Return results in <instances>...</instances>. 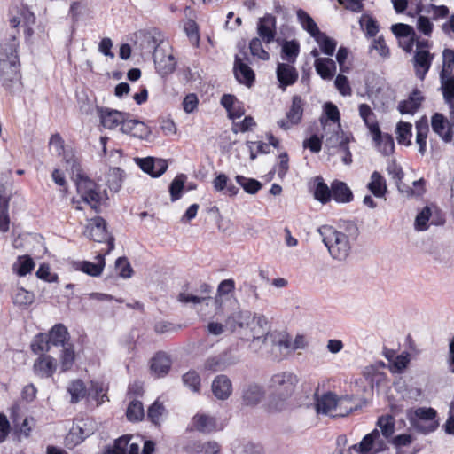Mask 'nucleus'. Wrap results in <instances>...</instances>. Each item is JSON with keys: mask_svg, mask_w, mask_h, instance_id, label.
<instances>
[{"mask_svg": "<svg viewBox=\"0 0 454 454\" xmlns=\"http://www.w3.org/2000/svg\"><path fill=\"white\" fill-rule=\"evenodd\" d=\"M225 327L237 333L246 341L262 339L265 342L270 336V324L266 316L250 310L231 313L225 320Z\"/></svg>", "mask_w": 454, "mask_h": 454, "instance_id": "1", "label": "nucleus"}, {"mask_svg": "<svg viewBox=\"0 0 454 454\" xmlns=\"http://www.w3.org/2000/svg\"><path fill=\"white\" fill-rule=\"evenodd\" d=\"M298 381V377L292 372H279L270 377L268 382L270 411H280L285 408L286 401L294 394Z\"/></svg>", "mask_w": 454, "mask_h": 454, "instance_id": "2", "label": "nucleus"}, {"mask_svg": "<svg viewBox=\"0 0 454 454\" xmlns=\"http://www.w3.org/2000/svg\"><path fill=\"white\" fill-rule=\"evenodd\" d=\"M317 231L333 259L342 261L348 257L351 245L345 233L330 225H323L318 228Z\"/></svg>", "mask_w": 454, "mask_h": 454, "instance_id": "3", "label": "nucleus"}, {"mask_svg": "<svg viewBox=\"0 0 454 454\" xmlns=\"http://www.w3.org/2000/svg\"><path fill=\"white\" fill-rule=\"evenodd\" d=\"M18 49L19 42L15 34L0 43V73L8 80L15 79L19 74Z\"/></svg>", "mask_w": 454, "mask_h": 454, "instance_id": "4", "label": "nucleus"}, {"mask_svg": "<svg viewBox=\"0 0 454 454\" xmlns=\"http://www.w3.org/2000/svg\"><path fill=\"white\" fill-rule=\"evenodd\" d=\"M315 396L316 411L318 414L343 417L353 411V407L348 405L351 402V398L348 396L339 398L336 394L330 391L323 394L321 396L316 394Z\"/></svg>", "mask_w": 454, "mask_h": 454, "instance_id": "5", "label": "nucleus"}, {"mask_svg": "<svg viewBox=\"0 0 454 454\" xmlns=\"http://www.w3.org/2000/svg\"><path fill=\"white\" fill-rule=\"evenodd\" d=\"M9 22L12 28L21 27L23 28L24 35L28 41L33 34V26L35 23V14L23 4H13L9 9Z\"/></svg>", "mask_w": 454, "mask_h": 454, "instance_id": "6", "label": "nucleus"}, {"mask_svg": "<svg viewBox=\"0 0 454 454\" xmlns=\"http://www.w3.org/2000/svg\"><path fill=\"white\" fill-rule=\"evenodd\" d=\"M437 412L431 407H419L409 412L408 419L411 426L423 434H428L436 430L438 422L435 420Z\"/></svg>", "mask_w": 454, "mask_h": 454, "instance_id": "7", "label": "nucleus"}, {"mask_svg": "<svg viewBox=\"0 0 454 454\" xmlns=\"http://www.w3.org/2000/svg\"><path fill=\"white\" fill-rule=\"evenodd\" d=\"M76 189L82 201L87 203L95 212L100 211L103 194L99 186L94 181L78 173L76 175Z\"/></svg>", "mask_w": 454, "mask_h": 454, "instance_id": "8", "label": "nucleus"}, {"mask_svg": "<svg viewBox=\"0 0 454 454\" xmlns=\"http://www.w3.org/2000/svg\"><path fill=\"white\" fill-rule=\"evenodd\" d=\"M106 225L103 217L96 216L87 225L85 235L94 241L106 242L108 247L106 254H109L114 249V238L107 231Z\"/></svg>", "mask_w": 454, "mask_h": 454, "instance_id": "9", "label": "nucleus"}, {"mask_svg": "<svg viewBox=\"0 0 454 454\" xmlns=\"http://www.w3.org/2000/svg\"><path fill=\"white\" fill-rule=\"evenodd\" d=\"M153 61L157 73L162 76H168L176 68V59L170 52H167L164 45L158 44L154 48Z\"/></svg>", "mask_w": 454, "mask_h": 454, "instance_id": "10", "label": "nucleus"}, {"mask_svg": "<svg viewBox=\"0 0 454 454\" xmlns=\"http://www.w3.org/2000/svg\"><path fill=\"white\" fill-rule=\"evenodd\" d=\"M250 59L246 51L235 56L233 72L239 83L251 87L254 82L255 74L249 67Z\"/></svg>", "mask_w": 454, "mask_h": 454, "instance_id": "11", "label": "nucleus"}, {"mask_svg": "<svg viewBox=\"0 0 454 454\" xmlns=\"http://www.w3.org/2000/svg\"><path fill=\"white\" fill-rule=\"evenodd\" d=\"M304 106L305 101L301 96H293L291 106L286 114V120L282 119L278 121V127L287 130L292 125L299 124L301 121L303 116Z\"/></svg>", "mask_w": 454, "mask_h": 454, "instance_id": "12", "label": "nucleus"}, {"mask_svg": "<svg viewBox=\"0 0 454 454\" xmlns=\"http://www.w3.org/2000/svg\"><path fill=\"white\" fill-rule=\"evenodd\" d=\"M336 127V133L331 134L329 137L325 138V145L328 147H338L344 153L342 161L344 164L349 165L352 162V154L348 147L350 135L344 133L339 125Z\"/></svg>", "mask_w": 454, "mask_h": 454, "instance_id": "13", "label": "nucleus"}, {"mask_svg": "<svg viewBox=\"0 0 454 454\" xmlns=\"http://www.w3.org/2000/svg\"><path fill=\"white\" fill-rule=\"evenodd\" d=\"M265 397V390L260 384H245L241 389V403L247 407L257 406Z\"/></svg>", "mask_w": 454, "mask_h": 454, "instance_id": "14", "label": "nucleus"}, {"mask_svg": "<svg viewBox=\"0 0 454 454\" xmlns=\"http://www.w3.org/2000/svg\"><path fill=\"white\" fill-rule=\"evenodd\" d=\"M324 112L326 115V118L321 117L320 122L323 126V129H324V133H325L322 136V138L323 137L326 138V137H329L327 130L331 129L332 125H333L332 134L336 133V131H337L336 126L337 125H339L341 128L340 122V114L338 107L331 102H327L325 104Z\"/></svg>", "mask_w": 454, "mask_h": 454, "instance_id": "15", "label": "nucleus"}, {"mask_svg": "<svg viewBox=\"0 0 454 454\" xmlns=\"http://www.w3.org/2000/svg\"><path fill=\"white\" fill-rule=\"evenodd\" d=\"M431 127L433 131L438 135L445 143H450L453 138V124L450 123L447 118L441 113H434L431 117Z\"/></svg>", "mask_w": 454, "mask_h": 454, "instance_id": "16", "label": "nucleus"}, {"mask_svg": "<svg viewBox=\"0 0 454 454\" xmlns=\"http://www.w3.org/2000/svg\"><path fill=\"white\" fill-rule=\"evenodd\" d=\"M278 87L286 90L288 86L294 84L299 77L298 71L291 63H278L276 68Z\"/></svg>", "mask_w": 454, "mask_h": 454, "instance_id": "17", "label": "nucleus"}, {"mask_svg": "<svg viewBox=\"0 0 454 454\" xmlns=\"http://www.w3.org/2000/svg\"><path fill=\"white\" fill-rule=\"evenodd\" d=\"M57 369L56 359L50 355L41 354L34 362V373L40 378H51Z\"/></svg>", "mask_w": 454, "mask_h": 454, "instance_id": "18", "label": "nucleus"}, {"mask_svg": "<svg viewBox=\"0 0 454 454\" xmlns=\"http://www.w3.org/2000/svg\"><path fill=\"white\" fill-rule=\"evenodd\" d=\"M276 17L267 13L259 19L257 33L265 43H270L276 36Z\"/></svg>", "mask_w": 454, "mask_h": 454, "instance_id": "19", "label": "nucleus"}, {"mask_svg": "<svg viewBox=\"0 0 454 454\" xmlns=\"http://www.w3.org/2000/svg\"><path fill=\"white\" fill-rule=\"evenodd\" d=\"M137 163L145 173L153 177L160 176L168 168V162L163 159L141 158L137 159Z\"/></svg>", "mask_w": 454, "mask_h": 454, "instance_id": "20", "label": "nucleus"}, {"mask_svg": "<svg viewBox=\"0 0 454 454\" xmlns=\"http://www.w3.org/2000/svg\"><path fill=\"white\" fill-rule=\"evenodd\" d=\"M121 132L140 139H147L151 135V130L147 125L138 120H131L124 117L121 126Z\"/></svg>", "mask_w": 454, "mask_h": 454, "instance_id": "21", "label": "nucleus"}, {"mask_svg": "<svg viewBox=\"0 0 454 454\" xmlns=\"http://www.w3.org/2000/svg\"><path fill=\"white\" fill-rule=\"evenodd\" d=\"M98 116L101 124L109 129L121 126L124 117H128V114L106 107L98 108Z\"/></svg>", "mask_w": 454, "mask_h": 454, "instance_id": "22", "label": "nucleus"}, {"mask_svg": "<svg viewBox=\"0 0 454 454\" xmlns=\"http://www.w3.org/2000/svg\"><path fill=\"white\" fill-rule=\"evenodd\" d=\"M214 396L221 401L227 400L232 394V383L230 378L224 374L215 377L211 384Z\"/></svg>", "mask_w": 454, "mask_h": 454, "instance_id": "23", "label": "nucleus"}, {"mask_svg": "<svg viewBox=\"0 0 454 454\" xmlns=\"http://www.w3.org/2000/svg\"><path fill=\"white\" fill-rule=\"evenodd\" d=\"M96 262H91L89 261H81L74 262V267L76 270L86 273L91 277H99L106 265L105 255L98 254L96 256Z\"/></svg>", "mask_w": 454, "mask_h": 454, "instance_id": "24", "label": "nucleus"}, {"mask_svg": "<svg viewBox=\"0 0 454 454\" xmlns=\"http://www.w3.org/2000/svg\"><path fill=\"white\" fill-rule=\"evenodd\" d=\"M434 56L427 50H417L414 55V68L418 78L424 80L430 69Z\"/></svg>", "mask_w": 454, "mask_h": 454, "instance_id": "25", "label": "nucleus"}, {"mask_svg": "<svg viewBox=\"0 0 454 454\" xmlns=\"http://www.w3.org/2000/svg\"><path fill=\"white\" fill-rule=\"evenodd\" d=\"M424 97L421 91L418 89H414L409 95L407 99L399 102L397 109L402 114H413L420 107Z\"/></svg>", "mask_w": 454, "mask_h": 454, "instance_id": "26", "label": "nucleus"}, {"mask_svg": "<svg viewBox=\"0 0 454 454\" xmlns=\"http://www.w3.org/2000/svg\"><path fill=\"white\" fill-rule=\"evenodd\" d=\"M51 346L65 347L69 344L70 338L67 328L63 324H56L46 333Z\"/></svg>", "mask_w": 454, "mask_h": 454, "instance_id": "27", "label": "nucleus"}, {"mask_svg": "<svg viewBox=\"0 0 454 454\" xmlns=\"http://www.w3.org/2000/svg\"><path fill=\"white\" fill-rule=\"evenodd\" d=\"M332 198L337 203L345 204L352 201L354 195L346 183L334 180L332 182Z\"/></svg>", "mask_w": 454, "mask_h": 454, "instance_id": "28", "label": "nucleus"}, {"mask_svg": "<svg viewBox=\"0 0 454 454\" xmlns=\"http://www.w3.org/2000/svg\"><path fill=\"white\" fill-rule=\"evenodd\" d=\"M314 67L317 74L323 80H332L336 74V63L330 58L315 59Z\"/></svg>", "mask_w": 454, "mask_h": 454, "instance_id": "29", "label": "nucleus"}, {"mask_svg": "<svg viewBox=\"0 0 454 454\" xmlns=\"http://www.w3.org/2000/svg\"><path fill=\"white\" fill-rule=\"evenodd\" d=\"M358 109L360 117L363 119L365 126L368 128L372 135L380 137V129L376 114L372 110L371 106L367 104H361Z\"/></svg>", "mask_w": 454, "mask_h": 454, "instance_id": "30", "label": "nucleus"}, {"mask_svg": "<svg viewBox=\"0 0 454 454\" xmlns=\"http://www.w3.org/2000/svg\"><path fill=\"white\" fill-rule=\"evenodd\" d=\"M214 190L218 192H223L224 195L235 196L239 192V188L236 187L229 179L227 175L219 173L216 175L212 182Z\"/></svg>", "mask_w": 454, "mask_h": 454, "instance_id": "31", "label": "nucleus"}, {"mask_svg": "<svg viewBox=\"0 0 454 454\" xmlns=\"http://www.w3.org/2000/svg\"><path fill=\"white\" fill-rule=\"evenodd\" d=\"M171 367V360L168 355L163 352H158L151 361V370L157 377H163L168 374Z\"/></svg>", "mask_w": 454, "mask_h": 454, "instance_id": "32", "label": "nucleus"}, {"mask_svg": "<svg viewBox=\"0 0 454 454\" xmlns=\"http://www.w3.org/2000/svg\"><path fill=\"white\" fill-rule=\"evenodd\" d=\"M193 427L204 434H209L216 430V419L207 414H196L192 418Z\"/></svg>", "mask_w": 454, "mask_h": 454, "instance_id": "33", "label": "nucleus"}, {"mask_svg": "<svg viewBox=\"0 0 454 454\" xmlns=\"http://www.w3.org/2000/svg\"><path fill=\"white\" fill-rule=\"evenodd\" d=\"M416 143L419 145V153L424 155L427 151V138L429 131L427 120L423 117L416 121Z\"/></svg>", "mask_w": 454, "mask_h": 454, "instance_id": "34", "label": "nucleus"}, {"mask_svg": "<svg viewBox=\"0 0 454 454\" xmlns=\"http://www.w3.org/2000/svg\"><path fill=\"white\" fill-rule=\"evenodd\" d=\"M313 195L314 198L322 204H327L332 199V186L328 187L320 176L315 178Z\"/></svg>", "mask_w": 454, "mask_h": 454, "instance_id": "35", "label": "nucleus"}, {"mask_svg": "<svg viewBox=\"0 0 454 454\" xmlns=\"http://www.w3.org/2000/svg\"><path fill=\"white\" fill-rule=\"evenodd\" d=\"M13 304L20 309H27L35 301V294L23 287H18L12 294Z\"/></svg>", "mask_w": 454, "mask_h": 454, "instance_id": "36", "label": "nucleus"}, {"mask_svg": "<svg viewBox=\"0 0 454 454\" xmlns=\"http://www.w3.org/2000/svg\"><path fill=\"white\" fill-rule=\"evenodd\" d=\"M369 191L378 198L383 197L387 192L385 178L378 172H372L371 181L367 184Z\"/></svg>", "mask_w": 454, "mask_h": 454, "instance_id": "37", "label": "nucleus"}, {"mask_svg": "<svg viewBox=\"0 0 454 454\" xmlns=\"http://www.w3.org/2000/svg\"><path fill=\"white\" fill-rule=\"evenodd\" d=\"M373 136V141L375 142L377 149L384 155H390L394 153L395 143L394 138L391 135L386 133L382 134L380 130V137Z\"/></svg>", "mask_w": 454, "mask_h": 454, "instance_id": "38", "label": "nucleus"}, {"mask_svg": "<svg viewBox=\"0 0 454 454\" xmlns=\"http://www.w3.org/2000/svg\"><path fill=\"white\" fill-rule=\"evenodd\" d=\"M300 53V44L295 40L285 41L281 49V59L294 64Z\"/></svg>", "mask_w": 454, "mask_h": 454, "instance_id": "39", "label": "nucleus"}, {"mask_svg": "<svg viewBox=\"0 0 454 454\" xmlns=\"http://www.w3.org/2000/svg\"><path fill=\"white\" fill-rule=\"evenodd\" d=\"M296 15L302 28L306 30L312 37L316 36L318 35V33L321 32L317 23L307 12L302 9H299L296 12Z\"/></svg>", "mask_w": 454, "mask_h": 454, "instance_id": "40", "label": "nucleus"}, {"mask_svg": "<svg viewBox=\"0 0 454 454\" xmlns=\"http://www.w3.org/2000/svg\"><path fill=\"white\" fill-rule=\"evenodd\" d=\"M363 375L372 387H379L386 380V374L374 365L366 366L363 371Z\"/></svg>", "mask_w": 454, "mask_h": 454, "instance_id": "41", "label": "nucleus"}, {"mask_svg": "<svg viewBox=\"0 0 454 454\" xmlns=\"http://www.w3.org/2000/svg\"><path fill=\"white\" fill-rule=\"evenodd\" d=\"M375 436H379V431L377 429L372 430L370 434L364 436L358 444L352 446V449L359 454H372Z\"/></svg>", "mask_w": 454, "mask_h": 454, "instance_id": "42", "label": "nucleus"}, {"mask_svg": "<svg viewBox=\"0 0 454 454\" xmlns=\"http://www.w3.org/2000/svg\"><path fill=\"white\" fill-rule=\"evenodd\" d=\"M412 125L410 122L400 121L396 126V139L398 144L409 146L411 145Z\"/></svg>", "mask_w": 454, "mask_h": 454, "instance_id": "43", "label": "nucleus"}, {"mask_svg": "<svg viewBox=\"0 0 454 454\" xmlns=\"http://www.w3.org/2000/svg\"><path fill=\"white\" fill-rule=\"evenodd\" d=\"M62 348L63 349L59 356L60 367L62 372H67L69 371L74 365L75 360V352L74 345L71 343Z\"/></svg>", "mask_w": 454, "mask_h": 454, "instance_id": "44", "label": "nucleus"}, {"mask_svg": "<svg viewBox=\"0 0 454 454\" xmlns=\"http://www.w3.org/2000/svg\"><path fill=\"white\" fill-rule=\"evenodd\" d=\"M320 47L321 51L327 55L332 56L336 49L337 43L334 39L327 36L325 33L320 32L313 37Z\"/></svg>", "mask_w": 454, "mask_h": 454, "instance_id": "45", "label": "nucleus"}, {"mask_svg": "<svg viewBox=\"0 0 454 454\" xmlns=\"http://www.w3.org/2000/svg\"><path fill=\"white\" fill-rule=\"evenodd\" d=\"M442 94L445 102L454 108V76L446 75L441 78Z\"/></svg>", "mask_w": 454, "mask_h": 454, "instance_id": "46", "label": "nucleus"}, {"mask_svg": "<svg viewBox=\"0 0 454 454\" xmlns=\"http://www.w3.org/2000/svg\"><path fill=\"white\" fill-rule=\"evenodd\" d=\"M31 350L35 354H45L50 351L51 345L46 333L36 334L30 345Z\"/></svg>", "mask_w": 454, "mask_h": 454, "instance_id": "47", "label": "nucleus"}, {"mask_svg": "<svg viewBox=\"0 0 454 454\" xmlns=\"http://www.w3.org/2000/svg\"><path fill=\"white\" fill-rule=\"evenodd\" d=\"M235 179L244 191L249 194L257 193L262 187V183L254 178H248L244 176L238 175Z\"/></svg>", "mask_w": 454, "mask_h": 454, "instance_id": "48", "label": "nucleus"}, {"mask_svg": "<svg viewBox=\"0 0 454 454\" xmlns=\"http://www.w3.org/2000/svg\"><path fill=\"white\" fill-rule=\"evenodd\" d=\"M67 391L71 395V403H76L86 395V387L82 380H76L70 383Z\"/></svg>", "mask_w": 454, "mask_h": 454, "instance_id": "49", "label": "nucleus"}, {"mask_svg": "<svg viewBox=\"0 0 454 454\" xmlns=\"http://www.w3.org/2000/svg\"><path fill=\"white\" fill-rule=\"evenodd\" d=\"M187 176L184 174L177 175L169 185L171 201H176L182 196Z\"/></svg>", "mask_w": 454, "mask_h": 454, "instance_id": "50", "label": "nucleus"}, {"mask_svg": "<svg viewBox=\"0 0 454 454\" xmlns=\"http://www.w3.org/2000/svg\"><path fill=\"white\" fill-rule=\"evenodd\" d=\"M240 291L244 295L245 301L248 304H254L260 298L257 286L253 282L245 281L240 286Z\"/></svg>", "mask_w": 454, "mask_h": 454, "instance_id": "51", "label": "nucleus"}, {"mask_svg": "<svg viewBox=\"0 0 454 454\" xmlns=\"http://www.w3.org/2000/svg\"><path fill=\"white\" fill-rule=\"evenodd\" d=\"M34 268L35 262L29 256H20L18 262L13 264V270L20 277L30 273Z\"/></svg>", "mask_w": 454, "mask_h": 454, "instance_id": "52", "label": "nucleus"}, {"mask_svg": "<svg viewBox=\"0 0 454 454\" xmlns=\"http://www.w3.org/2000/svg\"><path fill=\"white\" fill-rule=\"evenodd\" d=\"M126 416L129 421L141 420L145 416L143 403L138 400L131 401L127 408Z\"/></svg>", "mask_w": 454, "mask_h": 454, "instance_id": "53", "label": "nucleus"}, {"mask_svg": "<svg viewBox=\"0 0 454 454\" xmlns=\"http://www.w3.org/2000/svg\"><path fill=\"white\" fill-rule=\"evenodd\" d=\"M228 365L225 356L218 355L208 357L204 363V369L212 372L223 371Z\"/></svg>", "mask_w": 454, "mask_h": 454, "instance_id": "54", "label": "nucleus"}, {"mask_svg": "<svg viewBox=\"0 0 454 454\" xmlns=\"http://www.w3.org/2000/svg\"><path fill=\"white\" fill-rule=\"evenodd\" d=\"M377 426L380 428L384 438L391 437L395 432V422L392 416H381L378 419Z\"/></svg>", "mask_w": 454, "mask_h": 454, "instance_id": "55", "label": "nucleus"}, {"mask_svg": "<svg viewBox=\"0 0 454 454\" xmlns=\"http://www.w3.org/2000/svg\"><path fill=\"white\" fill-rule=\"evenodd\" d=\"M122 174L123 170H121L120 168H114L110 170L107 178V185L111 191L117 192L121 189L122 183Z\"/></svg>", "mask_w": 454, "mask_h": 454, "instance_id": "56", "label": "nucleus"}, {"mask_svg": "<svg viewBox=\"0 0 454 454\" xmlns=\"http://www.w3.org/2000/svg\"><path fill=\"white\" fill-rule=\"evenodd\" d=\"M183 382L192 392L198 393L200 390V377L199 373L191 370L183 375Z\"/></svg>", "mask_w": 454, "mask_h": 454, "instance_id": "57", "label": "nucleus"}, {"mask_svg": "<svg viewBox=\"0 0 454 454\" xmlns=\"http://www.w3.org/2000/svg\"><path fill=\"white\" fill-rule=\"evenodd\" d=\"M443 67L440 77L450 75L454 66V50L445 49L442 52Z\"/></svg>", "mask_w": 454, "mask_h": 454, "instance_id": "58", "label": "nucleus"}, {"mask_svg": "<svg viewBox=\"0 0 454 454\" xmlns=\"http://www.w3.org/2000/svg\"><path fill=\"white\" fill-rule=\"evenodd\" d=\"M165 411V407L163 403H160L156 400L147 411V419L153 423L154 425H159L160 417Z\"/></svg>", "mask_w": 454, "mask_h": 454, "instance_id": "59", "label": "nucleus"}, {"mask_svg": "<svg viewBox=\"0 0 454 454\" xmlns=\"http://www.w3.org/2000/svg\"><path fill=\"white\" fill-rule=\"evenodd\" d=\"M431 216V210L428 207H425L416 216L414 227L418 231H424L428 229V221Z\"/></svg>", "mask_w": 454, "mask_h": 454, "instance_id": "60", "label": "nucleus"}, {"mask_svg": "<svg viewBox=\"0 0 454 454\" xmlns=\"http://www.w3.org/2000/svg\"><path fill=\"white\" fill-rule=\"evenodd\" d=\"M250 52L253 56L257 57L262 60H268L270 54L266 51L260 38H253L249 43Z\"/></svg>", "mask_w": 454, "mask_h": 454, "instance_id": "61", "label": "nucleus"}, {"mask_svg": "<svg viewBox=\"0 0 454 454\" xmlns=\"http://www.w3.org/2000/svg\"><path fill=\"white\" fill-rule=\"evenodd\" d=\"M391 31L399 40L402 38L405 39L416 35L411 26L403 23L392 25Z\"/></svg>", "mask_w": 454, "mask_h": 454, "instance_id": "62", "label": "nucleus"}, {"mask_svg": "<svg viewBox=\"0 0 454 454\" xmlns=\"http://www.w3.org/2000/svg\"><path fill=\"white\" fill-rule=\"evenodd\" d=\"M132 436L122 435L115 440L114 444L111 450H108L109 454H127L129 442Z\"/></svg>", "mask_w": 454, "mask_h": 454, "instance_id": "63", "label": "nucleus"}, {"mask_svg": "<svg viewBox=\"0 0 454 454\" xmlns=\"http://www.w3.org/2000/svg\"><path fill=\"white\" fill-rule=\"evenodd\" d=\"M370 51L375 50L378 51L379 55L383 59H387L390 56V51L387 47L386 41L383 36H379L374 39L369 48Z\"/></svg>", "mask_w": 454, "mask_h": 454, "instance_id": "64", "label": "nucleus"}]
</instances>
